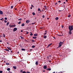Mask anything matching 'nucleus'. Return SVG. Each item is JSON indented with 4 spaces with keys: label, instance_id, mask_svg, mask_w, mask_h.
<instances>
[{
    "label": "nucleus",
    "instance_id": "nucleus-62",
    "mask_svg": "<svg viewBox=\"0 0 73 73\" xmlns=\"http://www.w3.org/2000/svg\"><path fill=\"white\" fill-rule=\"evenodd\" d=\"M11 53H12L13 52L12 51H11Z\"/></svg>",
    "mask_w": 73,
    "mask_h": 73
},
{
    "label": "nucleus",
    "instance_id": "nucleus-60",
    "mask_svg": "<svg viewBox=\"0 0 73 73\" xmlns=\"http://www.w3.org/2000/svg\"><path fill=\"white\" fill-rule=\"evenodd\" d=\"M21 32H23V30H21Z\"/></svg>",
    "mask_w": 73,
    "mask_h": 73
},
{
    "label": "nucleus",
    "instance_id": "nucleus-25",
    "mask_svg": "<svg viewBox=\"0 0 73 73\" xmlns=\"http://www.w3.org/2000/svg\"><path fill=\"white\" fill-rule=\"evenodd\" d=\"M5 50H6V51H8V52H9V50L8 49H5Z\"/></svg>",
    "mask_w": 73,
    "mask_h": 73
},
{
    "label": "nucleus",
    "instance_id": "nucleus-16",
    "mask_svg": "<svg viewBox=\"0 0 73 73\" xmlns=\"http://www.w3.org/2000/svg\"><path fill=\"white\" fill-rule=\"evenodd\" d=\"M57 35L58 36H63V34H62V35H59L58 34Z\"/></svg>",
    "mask_w": 73,
    "mask_h": 73
},
{
    "label": "nucleus",
    "instance_id": "nucleus-20",
    "mask_svg": "<svg viewBox=\"0 0 73 73\" xmlns=\"http://www.w3.org/2000/svg\"><path fill=\"white\" fill-rule=\"evenodd\" d=\"M21 50H23V51L25 50L24 48H22Z\"/></svg>",
    "mask_w": 73,
    "mask_h": 73
},
{
    "label": "nucleus",
    "instance_id": "nucleus-41",
    "mask_svg": "<svg viewBox=\"0 0 73 73\" xmlns=\"http://www.w3.org/2000/svg\"><path fill=\"white\" fill-rule=\"evenodd\" d=\"M63 11V10H59L58 11V12H62V11Z\"/></svg>",
    "mask_w": 73,
    "mask_h": 73
},
{
    "label": "nucleus",
    "instance_id": "nucleus-32",
    "mask_svg": "<svg viewBox=\"0 0 73 73\" xmlns=\"http://www.w3.org/2000/svg\"><path fill=\"white\" fill-rule=\"evenodd\" d=\"M32 14L33 15H35V13H32Z\"/></svg>",
    "mask_w": 73,
    "mask_h": 73
},
{
    "label": "nucleus",
    "instance_id": "nucleus-29",
    "mask_svg": "<svg viewBox=\"0 0 73 73\" xmlns=\"http://www.w3.org/2000/svg\"><path fill=\"white\" fill-rule=\"evenodd\" d=\"M9 24V23L7 22L6 24V25H7V26L8 25V24Z\"/></svg>",
    "mask_w": 73,
    "mask_h": 73
},
{
    "label": "nucleus",
    "instance_id": "nucleus-1",
    "mask_svg": "<svg viewBox=\"0 0 73 73\" xmlns=\"http://www.w3.org/2000/svg\"><path fill=\"white\" fill-rule=\"evenodd\" d=\"M73 25H69L68 27V29L69 30V33L70 35H72V31H73Z\"/></svg>",
    "mask_w": 73,
    "mask_h": 73
},
{
    "label": "nucleus",
    "instance_id": "nucleus-36",
    "mask_svg": "<svg viewBox=\"0 0 73 73\" xmlns=\"http://www.w3.org/2000/svg\"><path fill=\"white\" fill-rule=\"evenodd\" d=\"M5 20H7V17H5Z\"/></svg>",
    "mask_w": 73,
    "mask_h": 73
},
{
    "label": "nucleus",
    "instance_id": "nucleus-51",
    "mask_svg": "<svg viewBox=\"0 0 73 73\" xmlns=\"http://www.w3.org/2000/svg\"><path fill=\"white\" fill-rule=\"evenodd\" d=\"M27 73H30V72H27Z\"/></svg>",
    "mask_w": 73,
    "mask_h": 73
},
{
    "label": "nucleus",
    "instance_id": "nucleus-48",
    "mask_svg": "<svg viewBox=\"0 0 73 73\" xmlns=\"http://www.w3.org/2000/svg\"><path fill=\"white\" fill-rule=\"evenodd\" d=\"M3 37H5V35L4 34H3Z\"/></svg>",
    "mask_w": 73,
    "mask_h": 73
},
{
    "label": "nucleus",
    "instance_id": "nucleus-54",
    "mask_svg": "<svg viewBox=\"0 0 73 73\" xmlns=\"http://www.w3.org/2000/svg\"><path fill=\"white\" fill-rule=\"evenodd\" d=\"M57 3H55V5H57Z\"/></svg>",
    "mask_w": 73,
    "mask_h": 73
},
{
    "label": "nucleus",
    "instance_id": "nucleus-19",
    "mask_svg": "<svg viewBox=\"0 0 73 73\" xmlns=\"http://www.w3.org/2000/svg\"><path fill=\"white\" fill-rule=\"evenodd\" d=\"M33 38L34 39H36V38H37L36 37H33Z\"/></svg>",
    "mask_w": 73,
    "mask_h": 73
},
{
    "label": "nucleus",
    "instance_id": "nucleus-64",
    "mask_svg": "<svg viewBox=\"0 0 73 73\" xmlns=\"http://www.w3.org/2000/svg\"><path fill=\"white\" fill-rule=\"evenodd\" d=\"M30 9H32V7H31V8H30Z\"/></svg>",
    "mask_w": 73,
    "mask_h": 73
},
{
    "label": "nucleus",
    "instance_id": "nucleus-30",
    "mask_svg": "<svg viewBox=\"0 0 73 73\" xmlns=\"http://www.w3.org/2000/svg\"><path fill=\"white\" fill-rule=\"evenodd\" d=\"M35 24V23H31V25H33L34 24Z\"/></svg>",
    "mask_w": 73,
    "mask_h": 73
},
{
    "label": "nucleus",
    "instance_id": "nucleus-40",
    "mask_svg": "<svg viewBox=\"0 0 73 73\" xmlns=\"http://www.w3.org/2000/svg\"><path fill=\"white\" fill-rule=\"evenodd\" d=\"M44 7L45 8H46V6H44Z\"/></svg>",
    "mask_w": 73,
    "mask_h": 73
},
{
    "label": "nucleus",
    "instance_id": "nucleus-4",
    "mask_svg": "<svg viewBox=\"0 0 73 73\" xmlns=\"http://www.w3.org/2000/svg\"><path fill=\"white\" fill-rule=\"evenodd\" d=\"M44 69H46V68H47V66H45L44 65L43 67Z\"/></svg>",
    "mask_w": 73,
    "mask_h": 73
},
{
    "label": "nucleus",
    "instance_id": "nucleus-10",
    "mask_svg": "<svg viewBox=\"0 0 73 73\" xmlns=\"http://www.w3.org/2000/svg\"><path fill=\"white\" fill-rule=\"evenodd\" d=\"M25 25V24L24 23H23L21 25V26H22V27H23V26H24Z\"/></svg>",
    "mask_w": 73,
    "mask_h": 73
},
{
    "label": "nucleus",
    "instance_id": "nucleus-17",
    "mask_svg": "<svg viewBox=\"0 0 73 73\" xmlns=\"http://www.w3.org/2000/svg\"><path fill=\"white\" fill-rule=\"evenodd\" d=\"M46 37H47V36H44L43 38H46Z\"/></svg>",
    "mask_w": 73,
    "mask_h": 73
},
{
    "label": "nucleus",
    "instance_id": "nucleus-53",
    "mask_svg": "<svg viewBox=\"0 0 73 73\" xmlns=\"http://www.w3.org/2000/svg\"><path fill=\"white\" fill-rule=\"evenodd\" d=\"M62 28H64V26H62Z\"/></svg>",
    "mask_w": 73,
    "mask_h": 73
},
{
    "label": "nucleus",
    "instance_id": "nucleus-43",
    "mask_svg": "<svg viewBox=\"0 0 73 73\" xmlns=\"http://www.w3.org/2000/svg\"><path fill=\"white\" fill-rule=\"evenodd\" d=\"M49 46H49V45H48L47 46V48H48V47H49Z\"/></svg>",
    "mask_w": 73,
    "mask_h": 73
},
{
    "label": "nucleus",
    "instance_id": "nucleus-50",
    "mask_svg": "<svg viewBox=\"0 0 73 73\" xmlns=\"http://www.w3.org/2000/svg\"><path fill=\"white\" fill-rule=\"evenodd\" d=\"M28 33H29L28 32H27L26 34L27 35H28Z\"/></svg>",
    "mask_w": 73,
    "mask_h": 73
},
{
    "label": "nucleus",
    "instance_id": "nucleus-8",
    "mask_svg": "<svg viewBox=\"0 0 73 73\" xmlns=\"http://www.w3.org/2000/svg\"><path fill=\"white\" fill-rule=\"evenodd\" d=\"M13 68L14 69H17V67H16V66H13Z\"/></svg>",
    "mask_w": 73,
    "mask_h": 73
},
{
    "label": "nucleus",
    "instance_id": "nucleus-37",
    "mask_svg": "<svg viewBox=\"0 0 73 73\" xmlns=\"http://www.w3.org/2000/svg\"><path fill=\"white\" fill-rule=\"evenodd\" d=\"M21 24V21H19V22L18 23V24Z\"/></svg>",
    "mask_w": 73,
    "mask_h": 73
},
{
    "label": "nucleus",
    "instance_id": "nucleus-3",
    "mask_svg": "<svg viewBox=\"0 0 73 73\" xmlns=\"http://www.w3.org/2000/svg\"><path fill=\"white\" fill-rule=\"evenodd\" d=\"M17 30V28H15L14 29L13 32H15V31H16Z\"/></svg>",
    "mask_w": 73,
    "mask_h": 73
},
{
    "label": "nucleus",
    "instance_id": "nucleus-6",
    "mask_svg": "<svg viewBox=\"0 0 73 73\" xmlns=\"http://www.w3.org/2000/svg\"><path fill=\"white\" fill-rule=\"evenodd\" d=\"M37 36H38V35L37 34H34V37H36Z\"/></svg>",
    "mask_w": 73,
    "mask_h": 73
},
{
    "label": "nucleus",
    "instance_id": "nucleus-28",
    "mask_svg": "<svg viewBox=\"0 0 73 73\" xmlns=\"http://www.w3.org/2000/svg\"><path fill=\"white\" fill-rule=\"evenodd\" d=\"M19 20V21H21V20H22V19H21H21H18Z\"/></svg>",
    "mask_w": 73,
    "mask_h": 73
},
{
    "label": "nucleus",
    "instance_id": "nucleus-61",
    "mask_svg": "<svg viewBox=\"0 0 73 73\" xmlns=\"http://www.w3.org/2000/svg\"><path fill=\"white\" fill-rule=\"evenodd\" d=\"M2 42V40H0V42Z\"/></svg>",
    "mask_w": 73,
    "mask_h": 73
},
{
    "label": "nucleus",
    "instance_id": "nucleus-24",
    "mask_svg": "<svg viewBox=\"0 0 73 73\" xmlns=\"http://www.w3.org/2000/svg\"><path fill=\"white\" fill-rule=\"evenodd\" d=\"M30 33V36H32V35H33V34H32L31 32Z\"/></svg>",
    "mask_w": 73,
    "mask_h": 73
},
{
    "label": "nucleus",
    "instance_id": "nucleus-39",
    "mask_svg": "<svg viewBox=\"0 0 73 73\" xmlns=\"http://www.w3.org/2000/svg\"><path fill=\"white\" fill-rule=\"evenodd\" d=\"M52 45V43H51L50 44H49V46H50V45Z\"/></svg>",
    "mask_w": 73,
    "mask_h": 73
},
{
    "label": "nucleus",
    "instance_id": "nucleus-2",
    "mask_svg": "<svg viewBox=\"0 0 73 73\" xmlns=\"http://www.w3.org/2000/svg\"><path fill=\"white\" fill-rule=\"evenodd\" d=\"M64 41L62 42L60 41L59 44V45L58 47L57 48H59L61 47V46H62V45L63 44H64Z\"/></svg>",
    "mask_w": 73,
    "mask_h": 73
},
{
    "label": "nucleus",
    "instance_id": "nucleus-12",
    "mask_svg": "<svg viewBox=\"0 0 73 73\" xmlns=\"http://www.w3.org/2000/svg\"><path fill=\"white\" fill-rule=\"evenodd\" d=\"M38 61H37L35 63L36 65H38Z\"/></svg>",
    "mask_w": 73,
    "mask_h": 73
},
{
    "label": "nucleus",
    "instance_id": "nucleus-27",
    "mask_svg": "<svg viewBox=\"0 0 73 73\" xmlns=\"http://www.w3.org/2000/svg\"><path fill=\"white\" fill-rule=\"evenodd\" d=\"M42 17V18H44V17H45V16L44 15H43Z\"/></svg>",
    "mask_w": 73,
    "mask_h": 73
},
{
    "label": "nucleus",
    "instance_id": "nucleus-22",
    "mask_svg": "<svg viewBox=\"0 0 73 73\" xmlns=\"http://www.w3.org/2000/svg\"><path fill=\"white\" fill-rule=\"evenodd\" d=\"M6 65H9V63H7L6 64Z\"/></svg>",
    "mask_w": 73,
    "mask_h": 73
},
{
    "label": "nucleus",
    "instance_id": "nucleus-47",
    "mask_svg": "<svg viewBox=\"0 0 73 73\" xmlns=\"http://www.w3.org/2000/svg\"><path fill=\"white\" fill-rule=\"evenodd\" d=\"M7 21H6V20H4V22L5 23H7Z\"/></svg>",
    "mask_w": 73,
    "mask_h": 73
},
{
    "label": "nucleus",
    "instance_id": "nucleus-7",
    "mask_svg": "<svg viewBox=\"0 0 73 73\" xmlns=\"http://www.w3.org/2000/svg\"><path fill=\"white\" fill-rule=\"evenodd\" d=\"M0 14L1 15H3V13L2 11H0Z\"/></svg>",
    "mask_w": 73,
    "mask_h": 73
},
{
    "label": "nucleus",
    "instance_id": "nucleus-59",
    "mask_svg": "<svg viewBox=\"0 0 73 73\" xmlns=\"http://www.w3.org/2000/svg\"><path fill=\"white\" fill-rule=\"evenodd\" d=\"M43 72H45V70H43Z\"/></svg>",
    "mask_w": 73,
    "mask_h": 73
},
{
    "label": "nucleus",
    "instance_id": "nucleus-46",
    "mask_svg": "<svg viewBox=\"0 0 73 73\" xmlns=\"http://www.w3.org/2000/svg\"><path fill=\"white\" fill-rule=\"evenodd\" d=\"M23 70H21L20 72H21V73H22L23 72Z\"/></svg>",
    "mask_w": 73,
    "mask_h": 73
},
{
    "label": "nucleus",
    "instance_id": "nucleus-14",
    "mask_svg": "<svg viewBox=\"0 0 73 73\" xmlns=\"http://www.w3.org/2000/svg\"><path fill=\"white\" fill-rule=\"evenodd\" d=\"M38 12H40V11H41V10L40 9V8H38Z\"/></svg>",
    "mask_w": 73,
    "mask_h": 73
},
{
    "label": "nucleus",
    "instance_id": "nucleus-33",
    "mask_svg": "<svg viewBox=\"0 0 73 73\" xmlns=\"http://www.w3.org/2000/svg\"><path fill=\"white\" fill-rule=\"evenodd\" d=\"M44 35H46V34H47V33H44Z\"/></svg>",
    "mask_w": 73,
    "mask_h": 73
},
{
    "label": "nucleus",
    "instance_id": "nucleus-9",
    "mask_svg": "<svg viewBox=\"0 0 73 73\" xmlns=\"http://www.w3.org/2000/svg\"><path fill=\"white\" fill-rule=\"evenodd\" d=\"M7 48L9 50H11V48L9 47H7Z\"/></svg>",
    "mask_w": 73,
    "mask_h": 73
},
{
    "label": "nucleus",
    "instance_id": "nucleus-35",
    "mask_svg": "<svg viewBox=\"0 0 73 73\" xmlns=\"http://www.w3.org/2000/svg\"><path fill=\"white\" fill-rule=\"evenodd\" d=\"M20 37H21V39H23V37L21 36H20Z\"/></svg>",
    "mask_w": 73,
    "mask_h": 73
},
{
    "label": "nucleus",
    "instance_id": "nucleus-5",
    "mask_svg": "<svg viewBox=\"0 0 73 73\" xmlns=\"http://www.w3.org/2000/svg\"><path fill=\"white\" fill-rule=\"evenodd\" d=\"M30 22V21H29V20H27L26 21V23L27 24H28V23H29Z\"/></svg>",
    "mask_w": 73,
    "mask_h": 73
},
{
    "label": "nucleus",
    "instance_id": "nucleus-23",
    "mask_svg": "<svg viewBox=\"0 0 73 73\" xmlns=\"http://www.w3.org/2000/svg\"><path fill=\"white\" fill-rule=\"evenodd\" d=\"M70 16H71V15H68V17H70Z\"/></svg>",
    "mask_w": 73,
    "mask_h": 73
},
{
    "label": "nucleus",
    "instance_id": "nucleus-18",
    "mask_svg": "<svg viewBox=\"0 0 73 73\" xmlns=\"http://www.w3.org/2000/svg\"><path fill=\"white\" fill-rule=\"evenodd\" d=\"M7 70L8 71H9L10 70H11V69L9 68L7 69Z\"/></svg>",
    "mask_w": 73,
    "mask_h": 73
},
{
    "label": "nucleus",
    "instance_id": "nucleus-58",
    "mask_svg": "<svg viewBox=\"0 0 73 73\" xmlns=\"http://www.w3.org/2000/svg\"><path fill=\"white\" fill-rule=\"evenodd\" d=\"M3 19V18H2V19H0L1 20H2Z\"/></svg>",
    "mask_w": 73,
    "mask_h": 73
},
{
    "label": "nucleus",
    "instance_id": "nucleus-57",
    "mask_svg": "<svg viewBox=\"0 0 73 73\" xmlns=\"http://www.w3.org/2000/svg\"><path fill=\"white\" fill-rule=\"evenodd\" d=\"M58 2L59 3H61V1H58Z\"/></svg>",
    "mask_w": 73,
    "mask_h": 73
},
{
    "label": "nucleus",
    "instance_id": "nucleus-26",
    "mask_svg": "<svg viewBox=\"0 0 73 73\" xmlns=\"http://www.w3.org/2000/svg\"><path fill=\"white\" fill-rule=\"evenodd\" d=\"M32 48H35V46H34V45H33L32 46Z\"/></svg>",
    "mask_w": 73,
    "mask_h": 73
},
{
    "label": "nucleus",
    "instance_id": "nucleus-55",
    "mask_svg": "<svg viewBox=\"0 0 73 73\" xmlns=\"http://www.w3.org/2000/svg\"><path fill=\"white\" fill-rule=\"evenodd\" d=\"M2 37V35H0V38H1Z\"/></svg>",
    "mask_w": 73,
    "mask_h": 73
},
{
    "label": "nucleus",
    "instance_id": "nucleus-11",
    "mask_svg": "<svg viewBox=\"0 0 73 73\" xmlns=\"http://www.w3.org/2000/svg\"><path fill=\"white\" fill-rule=\"evenodd\" d=\"M55 19L56 20H58V17H56L55 18Z\"/></svg>",
    "mask_w": 73,
    "mask_h": 73
},
{
    "label": "nucleus",
    "instance_id": "nucleus-42",
    "mask_svg": "<svg viewBox=\"0 0 73 73\" xmlns=\"http://www.w3.org/2000/svg\"><path fill=\"white\" fill-rule=\"evenodd\" d=\"M3 73V71H0V73Z\"/></svg>",
    "mask_w": 73,
    "mask_h": 73
},
{
    "label": "nucleus",
    "instance_id": "nucleus-31",
    "mask_svg": "<svg viewBox=\"0 0 73 73\" xmlns=\"http://www.w3.org/2000/svg\"><path fill=\"white\" fill-rule=\"evenodd\" d=\"M13 27H16V25H13Z\"/></svg>",
    "mask_w": 73,
    "mask_h": 73
},
{
    "label": "nucleus",
    "instance_id": "nucleus-52",
    "mask_svg": "<svg viewBox=\"0 0 73 73\" xmlns=\"http://www.w3.org/2000/svg\"><path fill=\"white\" fill-rule=\"evenodd\" d=\"M45 32H46V33H47V31L45 30Z\"/></svg>",
    "mask_w": 73,
    "mask_h": 73
},
{
    "label": "nucleus",
    "instance_id": "nucleus-49",
    "mask_svg": "<svg viewBox=\"0 0 73 73\" xmlns=\"http://www.w3.org/2000/svg\"><path fill=\"white\" fill-rule=\"evenodd\" d=\"M32 50V49H31L29 50V51H31V50Z\"/></svg>",
    "mask_w": 73,
    "mask_h": 73
},
{
    "label": "nucleus",
    "instance_id": "nucleus-15",
    "mask_svg": "<svg viewBox=\"0 0 73 73\" xmlns=\"http://www.w3.org/2000/svg\"><path fill=\"white\" fill-rule=\"evenodd\" d=\"M9 27H10L12 28L13 27V25H9Z\"/></svg>",
    "mask_w": 73,
    "mask_h": 73
},
{
    "label": "nucleus",
    "instance_id": "nucleus-45",
    "mask_svg": "<svg viewBox=\"0 0 73 73\" xmlns=\"http://www.w3.org/2000/svg\"><path fill=\"white\" fill-rule=\"evenodd\" d=\"M48 62H49L51 63V62H52V61H51V60H49V61H48Z\"/></svg>",
    "mask_w": 73,
    "mask_h": 73
},
{
    "label": "nucleus",
    "instance_id": "nucleus-38",
    "mask_svg": "<svg viewBox=\"0 0 73 73\" xmlns=\"http://www.w3.org/2000/svg\"><path fill=\"white\" fill-rule=\"evenodd\" d=\"M13 8V6H11V9H12Z\"/></svg>",
    "mask_w": 73,
    "mask_h": 73
},
{
    "label": "nucleus",
    "instance_id": "nucleus-56",
    "mask_svg": "<svg viewBox=\"0 0 73 73\" xmlns=\"http://www.w3.org/2000/svg\"><path fill=\"white\" fill-rule=\"evenodd\" d=\"M7 44H8V45H9V43L8 42H7Z\"/></svg>",
    "mask_w": 73,
    "mask_h": 73
},
{
    "label": "nucleus",
    "instance_id": "nucleus-63",
    "mask_svg": "<svg viewBox=\"0 0 73 73\" xmlns=\"http://www.w3.org/2000/svg\"><path fill=\"white\" fill-rule=\"evenodd\" d=\"M17 53H18V54L19 53V52L18 51V52H17Z\"/></svg>",
    "mask_w": 73,
    "mask_h": 73
},
{
    "label": "nucleus",
    "instance_id": "nucleus-13",
    "mask_svg": "<svg viewBox=\"0 0 73 73\" xmlns=\"http://www.w3.org/2000/svg\"><path fill=\"white\" fill-rule=\"evenodd\" d=\"M46 70H49V71H50V70H51V69L50 68H48L46 69Z\"/></svg>",
    "mask_w": 73,
    "mask_h": 73
},
{
    "label": "nucleus",
    "instance_id": "nucleus-44",
    "mask_svg": "<svg viewBox=\"0 0 73 73\" xmlns=\"http://www.w3.org/2000/svg\"><path fill=\"white\" fill-rule=\"evenodd\" d=\"M22 73H26V72H25V71H23V72Z\"/></svg>",
    "mask_w": 73,
    "mask_h": 73
},
{
    "label": "nucleus",
    "instance_id": "nucleus-21",
    "mask_svg": "<svg viewBox=\"0 0 73 73\" xmlns=\"http://www.w3.org/2000/svg\"><path fill=\"white\" fill-rule=\"evenodd\" d=\"M32 41L33 42H35L36 41L35 40H32Z\"/></svg>",
    "mask_w": 73,
    "mask_h": 73
},
{
    "label": "nucleus",
    "instance_id": "nucleus-34",
    "mask_svg": "<svg viewBox=\"0 0 73 73\" xmlns=\"http://www.w3.org/2000/svg\"><path fill=\"white\" fill-rule=\"evenodd\" d=\"M49 56H47V58L48 60H49Z\"/></svg>",
    "mask_w": 73,
    "mask_h": 73
}]
</instances>
